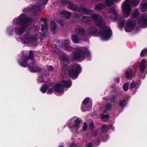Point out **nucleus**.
<instances>
[{
  "instance_id": "31",
  "label": "nucleus",
  "mask_w": 147,
  "mask_h": 147,
  "mask_svg": "<svg viewBox=\"0 0 147 147\" xmlns=\"http://www.w3.org/2000/svg\"><path fill=\"white\" fill-rule=\"evenodd\" d=\"M113 0H107L105 2V3L108 6H110L114 3Z\"/></svg>"
},
{
  "instance_id": "39",
  "label": "nucleus",
  "mask_w": 147,
  "mask_h": 147,
  "mask_svg": "<svg viewBox=\"0 0 147 147\" xmlns=\"http://www.w3.org/2000/svg\"><path fill=\"white\" fill-rule=\"evenodd\" d=\"M87 128V125L86 122L84 123L83 126V129L84 131H85Z\"/></svg>"
},
{
  "instance_id": "38",
  "label": "nucleus",
  "mask_w": 147,
  "mask_h": 147,
  "mask_svg": "<svg viewBox=\"0 0 147 147\" xmlns=\"http://www.w3.org/2000/svg\"><path fill=\"white\" fill-rule=\"evenodd\" d=\"M109 117V115H102L101 117L102 119H107Z\"/></svg>"
},
{
  "instance_id": "6",
  "label": "nucleus",
  "mask_w": 147,
  "mask_h": 147,
  "mask_svg": "<svg viewBox=\"0 0 147 147\" xmlns=\"http://www.w3.org/2000/svg\"><path fill=\"white\" fill-rule=\"evenodd\" d=\"M140 0H132L131 2L130 0H126L122 4V9L124 16L126 17H128L131 11V3L133 6H137L139 4Z\"/></svg>"
},
{
  "instance_id": "32",
  "label": "nucleus",
  "mask_w": 147,
  "mask_h": 147,
  "mask_svg": "<svg viewBox=\"0 0 147 147\" xmlns=\"http://www.w3.org/2000/svg\"><path fill=\"white\" fill-rule=\"evenodd\" d=\"M119 105L122 107H124L125 105V101L124 99L120 100L119 102Z\"/></svg>"
},
{
  "instance_id": "28",
  "label": "nucleus",
  "mask_w": 147,
  "mask_h": 147,
  "mask_svg": "<svg viewBox=\"0 0 147 147\" xmlns=\"http://www.w3.org/2000/svg\"><path fill=\"white\" fill-rule=\"evenodd\" d=\"M139 14V12L137 9H134L133 12L132 17L133 18L137 17Z\"/></svg>"
},
{
  "instance_id": "13",
  "label": "nucleus",
  "mask_w": 147,
  "mask_h": 147,
  "mask_svg": "<svg viewBox=\"0 0 147 147\" xmlns=\"http://www.w3.org/2000/svg\"><path fill=\"white\" fill-rule=\"evenodd\" d=\"M138 23L141 24L142 26H145L147 25V16L144 15L142 18H140Z\"/></svg>"
},
{
  "instance_id": "2",
  "label": "nucleus",
  "mask_w": 147,
  "mask_h": 147,
  "mask_svg": "<svg viewBox=\"0 0 147 147\" xmlns=\"http://www.w3.org/2000/svg\"><path fill=\"white\" fill-rule=\"evenodd\" d=\"M69 43L68 40H66L64 41L61 46L63 49L68 51L75 50V49L69 46ZM73 56V59L79 61H82L84 58L85 55L89 54L87 49L82 47L77 48L75 49Z\"/></svg>"
},
{
  "instance_id": "49",
  "label": "nucleus",
  "mask_w": 147,
  "mask_h": 147,
  "mask_svg": "<svg viewBox=\"0 0 147 147\" xmlns=\"http://www.w3.org/2000/svg\"><path fill=\"white\" fill-rule=\"evenodd\" d=\"M41 21H42L44 22H46L45 19L44 18H41Z\"/></svg>"
},
{
  "instance_id": "44",
  "label": "nucleus",
  "mask_w": 147,
  "mask_h": 147,
  "mask_svg": "<svg viewBox=\"0 0 147 147\" xmlns=\"http://www.w3.org/2000/svg\"><path fill=\"white\" fill-rule=\"evenodd\" d=\"M119 25L121 27H122L123 26V22L121 23L119 22Z\"/></svg>"
},
{
  "instance_id": "18",
  "label": "nucleus",
  "mask_w": 147,
  "mask_h": 147,
  "mask_svg": "<svg viewBox=\"0 0 147 147\" xmlns=\"http://www.w3.org/2000/svg\"><path fill=\"white\" fill-rule=\"evenodd\" d=\"M50 28L53 34L56 33L57 30V27L56 25L54 22L53 21H51L50 22Z\"/></svg>"
},
{
  "instance_id": "1",
  "label": "nucleus",
  "mask_w": 147,
  "mask_h": 147,
  "mask_svg": "<svg viewBox=\"0 0 147 147\" xmlns=\"http://www.w3.org/2000/svg\"><path fill=\"white\" fill-rule=\"evenodd\" d=\"M65 5L66 6L70 9L75 11L78 10L83 13V14H81L80 16L75 14L74 16L75 18H79L82 22L89 24L93 20L97 26L100 27L104 26L105 23L103 22L102 17L100 15L93 14L89 17L87 16H84V14L88 15L92 12V10L86 9L83 7L78 8L76 5L73 4L72 2L69 1L66 2Z\"/></svg>"
},
{
  "instance_id": "23",
  "label": "nucleus",
  "mask_w": 147,
  "mask_h": 147,
  "mask_svg": "<svg viewBox=\"0 0 147 147\" xmlns=\"http://www.w3.org/2000/svg\"><path fill=\"white\" fill-rule=\"evenodd\" d=\"M111 129L112 130L113 129V127L111 126L110 127V125H103L102 126L101 130L103 132H105L107 131L108 129Z\"/></svg>"
},
{
  "instance_id": "41",
  "label": "nucleus",
  "mask_w": 147,
  "mask_h": 147,
  "mask_svg": "<svg viewBox=\"0 0 147 147\" xmlns=\"http://www.w3.org/2000/svg\"><path fill=\"white\" fill-rule=\"evenodd\" d=\"M48 70L50 71H53V69L52 66H50L49 67Z\"/></svg>"
},
{
  "instance_id": "16",
  "label": "nucleus",
  "mask_w": 147,
  "mask_h": 147,
  "mask_svg": "<svg viewBox=\"0 0 147 147\" xmlns=\"http://www.w3.org/2000/svg\"><path fill=\"white\" fill-rule=\"evenodd\" d=\"M31 9L34 13H36L37 14H39L40 13V11L41 10L40 7V5H34L31 7Z\"/></svg>"
},
{
  "instance_id": "45",
  "label": "nucleus",
  "mask_w": 147,
  "mask_h": 147,
  "mask_svg": "<svg viewBox=\"0 0 147 147\" xmlns=\"http://www.w3.org/2000/svg\"><path fill=\"white\" fill-rule=\"evenodd\" d=\"M69 147H77L76 145L74 143H72Z\"/></svg>"
},
{
  "instance_id": "5",
  "label": "nucleus",
  "mask_w": 147,
  "mask_h": 147,
  "mask_svg": "<svg viewBox=\"0 0 147 147\" xmlns=\"http://www.w3.org/2000/svg\"><path fill=\"white\" fill-rule=\"evenodd\" d=\"M33 52L32 51H30L29 58L24 57L22 61H19L20 64L24 67H28L29 69L31 72H34L40 71V69L38 67L35 66V63H34L33 60Z\"/></svg>"
},
{
  "instance_id": "52",
  "label": "nucleus",
  "mask_w": 147,
  "mask_h": 147,
  "mask_svg": "<svg viewBox=\"0 0 147 147\" xmlns=\"http://www.w3.org/2000/svg\"><path fill=\"white\" fill-rule=\"evenodd\" d=\"M113 99H116V97L115 96H113L112 97Z\"/></svg>"
},
{
  "instance_id": "53",
  "label": "nucleus",
  "mask_w": 147,
  "mask_h": 147,
  "mask_svg": "<svg viewBox=\"0 0 147 147\" xmlns=\"http://www.w3.org/2000/svg\"><path fill=\"white\" fill-rule=\"evenodd\" d=\"M59 147H63L62 146H59Z\"/></svg>"
},
{
  "instance_id": "19",
  "label": "nucleus",
  "mask_w": 147,
  "mask_h": 147,
  "mask_svg": "<svg viewBox=\"0 0 147 147\" xmlns=\"http://www.w3.org/2000/svg\"><path fill=\"white\" fill-rule=\"evenodd\" d=\"M146 62V60L143 59H142L140 64L139 66V69L140 71V72L142 73L144 72V70L145 68V63Z\"/></svg>"
},
{
  "instance_id": "33",
  "label": "nucleus",
  "mask_w": 147,
  "mask_h": 147,
  "mask_svg": "<svg viewBox=\"0 0 147 147\" xmlns=\"http://www.w3.org/2000/svg\"><path fill=\"white\" fill-rule=\"evenodd\" d=\"M13 28L12 27H10L8 28L7 30V32L8 34L10 35L13 32Z\"/></svg>"
},
{
  "instance_id": "40",
  "label": "nucleus",
  "mask_w": 147,
  "mask_h": 147,
  "mask_svg": "<svg viewBox=\"0 0 147 147\" xmlns=\"http://www.w3.org/2000/svg\"><path fill=\"white\" fill-rule=\"evenodd\" d=\"M53 91V90L52 89L49 88L48 90L47 93L49 94H51L52 93Z\"/></svg>"
},
{
  "instance_id": "12",
  "label": "nucleus",
  "mask_w": 147,
  "mask_h": 147,
  "mask_svg": "<svg viewBox=\"0 0 147 147\" xmlns=\"http://www.w3.org/2000/svg\"><path fill=\"white\" fill-rule=\"evenodd\" d=\"M134 22L131 20H128L127 26L125 28V31L127 32L132 31L134 28Z\"/></svg>"
},
{
  "instance_id": "42",
  "label": "nucleus",
  "mask_w": 147,
  "mask_h": 147,
  "mask_svg": "<svg viewBox=\"0 0 147 147\" xmlns=\"http://www.w3.org/2000/svg\"><path fill=\"white\" fill-rule=\"evenodd\" d=\"M90 126L91 129H92L94 127V124L93 122H91L90 124Z\"/></svg>"
},
{
  "instance_id": "15",
  "label": "nucleus",
  "mask_w": 147,
  "mask_h": 147,
  "mask_svg": "<svg viewBox=\"0 0 147 147\" xmlns=\"http://www.w3.org/2000/svg\"><path fill=\"white\" fill-rule=\"evenodd\" d=\"M60 59L64 65H66L69 63V59L65 54H63L60 57Z\"/></svg>"
},
{
  "instance_id": "51",
  "label": "nucleus",
  "mask_w": 147,
  "mask_h": 147,
  "mask_svg": "<svg viewBox=\"0 0 147 147\" xmlns=\"http://www.w3.org/2000/svg\"><path fill=\"white\" fill-rule=\"evenodd\" d=\"M27 9H24V11H26V12H27Z\"/></svg>"
},
{
  "instance_id": "7",
  "label": "nucleus",
  "mask_w": 147,
  "mask_h": 147,
  "mask_svg": "<svg viewBox=\"0 0 147 147\" xmlns=\"http://www.w3.org/2000/svg\"><path fill=\"white\" fill-rule=\"evenodd\" d=\"M67 125L71 131L73 132L76 131L81 126L80 120L75 117L68 121Z\"/></svg>"
},
{
  "instance_id": "14",
  "label": "nucleus",
  "mask_w": 147,
  "mask_h": 147,
  "mask_svg": "<svg viewBox=\"0 0 147 147\" xmlns=\"http://www.w3.org/2000/svg\"><path fill=\"white\" fill-rule=\"evenodd\" d=\"M125 75L127 78L131 79L134 74L132 69L131 68H128L126 70Z\"/></svg>"
},
{
  "instance_id": "37",
  "label": "nucleus",
  "mask_w": 147,
  "mask_h": 147,
  "mask_svg": "<svg viewBox=\"0 0 147 147\" xmlns=\"http://www.w3.org/2000/svg\"><path fill=\"white\" fill-rule=\"evenodd\" d=\"M89 101V98H86L83 101V104L84 105H86L87 103Z\"/></svg>"
},
{
  "instance_id": "24",
  "label": "nucleus",
  "mask_w": 147,
  "mask_h": 147,
  "mask_svg": "<svg viewBox=\"0 0 147 147\" xmlns=\"http://www.w3.org/2000/svg\"><path fill=\"white\" fill-rule=\"evenodd\" d=\"M105 7V5L104 4L100 3L96 5L94 9L96 10L99 11L102 10Z\"/></svg>"
},
{
  "instance_id": "21",
  "label": "nucleus",
  "mask_w": 147,
  "mask_h": 147,
  "mask_svg": "<svg viewBox=\"0 0 147 147\" xmlns=\"http://www.w3.org/2000/svg\"><path fill=\"white\" fill-rule=\"evenodd\" d=\"M140 84V82L138 80L136 81H133L130 84V89H132L134 88L138 87Z\"/></svg>"
},
{
  "instance_id": "9",
  "label": "nucleus",
  "mask_w": 147,
  "mask_h": 147,
  "mask_svg": "<svg viewBox=\"0 0 147 147\" xmlns=\"http://www.w3.org/2000/svg\"><path fill=\"white\" fill-rule=\"evenodd\" d=\"M37 38L36 36H33L28 34L25 36L23 39L24 43H32L36 40Z\"/></svg>"
},
{
  "instance_id": "20",
  "label": "nucleus",
  "mask_w": 147,
  "mask_h": 147,
  "mask_svg": "<svg viewBox=\"0 0 147 147\" xmlns=\"http://www.w3.org/2000/svg\"><path fill=\"white\" fill-rule=\"evenodd\" d=\"M55 90L57 92H61L63 91V88L60 84H58L55 86Z\"/></svg>"
},
{
  "instance_id": "43",
  "label": "nucleus",
  "mask_w": 147,
  "mask_h": 147,
  "mask_svg": "<svg viewBox=\"0 0 147 147\" xmlns=\"http://www.w3.org/2000/svg\"><path fill=\"white\" fill-rule=\"evenodd\" d=\"M87 147H92V145L91 143H88L87 145Z\"/></svg>"
},
{
  "instance_id": "35",
  "label": "nucleus",
  "mask_w": 147,
  "mask_h": 147,
  "mask_svg": "<svg viewBox=\"0 0 147 147\" xmlns=\"http://www.w3.org/2000/svg\"><path fill=\"white\" fill-rule=\"evenodd\" d=\"M129 83L128 82H126L123 86V88L125 91L127 90L128 89V87L129 86Z\"/></svg>"
},
{
  "instance_id": "50",
  "label": "nucleus",
  "mask_w": 147,
  "mask_h": 147,
  "mask_svg": "<svg viewBox=\"0 0 147 147\" xmlns=\"http://www.w3.org/2000/svg\"><path fill=\"white\" fill-rule=\"evenodd\" d=\"M113 1L114 2H117V1H120V0H113Z\"/></svg>"
},
{
  "instance_id": "10",
  "label": "nucleus",
  "mask_w": 147,
  "mask_h": 147,
  "mask_svg": "<svg viewBox=\"0 0 147 147\" xmlns=\"http://www.w3.org/2000/svg\"><path fill=\"white\" fill-rule=\"evenodd\" d=\"M116 7L110 8L108 11L109 14H111L110 17L113 20H115L118 18V16L116 12Z\"/></svg>"
},
{
  "instance_id": "11",
  "label": "nucleus",
  "mask_w": 147,
  "mask_h": 147,
  "mask_svg": "<svg viewBox=\"0 0 147 147\" xmlns=\"http://www.w3.org/2000/svg\"><path fill=\"white\" fill-rule=\"evenodd\" d=\"M75 32L78 34L83 36H87L84 30L79 26H77L74 29Z\"/></svg>"
},
{
  "instance_id": "34",
  "label": "nucleus",
  "mask_w": 147,
  "mask_h": 147,
  "mask_svg": "<svg viewBox=\"0 0 147 147\" xmlns=\"http://www.w3.org/2000/svg\"><path fill=\"white\" fill-rule=\"evenodd\" d=\"M47 29V25L45 22H44L43 24L42 25L41 31H43L45 29Z\"/></svg>"
},
{
  "instance_id": "46",
  "label": "nucleus",
  "mask_w": 147,
  "mask_h": 147,
  "mask_svg": "<svg viewBox=\"0 0 147 147\" xmlns=\"http://www.w3.org/2000/svg\"><path fill=\"white\" fill-rule=\"evenodd\" d=\"M59 22L61 25H63V22L62 20L59 21Z\"/></svg>"
},
{
  "instance_id": "27",
  "label": "nucleus",
  "mask_w": 147,
  "mask_h": 147,
  "mask_svg": "<svg viewBox=\"0 0 147 147\" xmlns=\"http://www.w3.org/2000/svg\"><path fill=\"white\" fill-rule=\"evenodd\" d=\"M111 106L110 105H108L102 107L103 111L104 112H106L109 110L111 109Z\"/></svg>"
},
{
  "instance_id": "22",
  "label": "nucleus",
  "mask_w": 147,
  "mask_h": 147,
  "mask_svg": "<svg viewBox=\"0 0 147 147\" xmlns=\"http://www.w3.org/2000/svg\"><path fill=\"white\" fill-rule=\"evenodd\" d=\"M61 84L63 86L67 88L70 87L71 85V83L69 81L63 80L61 82Z\"/></svg>"
},
{
  "instance_id": "17",
  "label": "nucleus",
  "mask_w": 147,
  "mask_h": 147,
  "mask_svg": "<svg viewBox=\"0 0 147 147\" xmlns=\"http://www.w3.org/2000/svg\"><path fill=\"white\" fill-rule=\"evenodd\" d=\"M71 38L73 42L74 43H79L81 42V39L76 34H72Z\"/></svg>"
},
{
  "instance_id": "8",
  "label": "nucleus",
  "mask_w": 147,
  "mask_h": 147,
  "mask_svg": "<svg viewBox=\"0 0 147 147\" xmlns=\"http://www.w3.org/2000/svg\"><path fill=\"white\" fill-rule=\"evenodd\" d=\"M72 68V69L69 71V75L72 78H76L81 68L79 65L77 64L73 65Z\"/></svg>"
},
{
  "instance_id": "29",
  "label": "nucleus",
  "mask_w": 147,
  "mask_h": 147,
  "mask_svg": "<svg viewBox=\"0 0 147 147\" xmlns=\"http://www.w3.org/2000/svg\"><path fill=\"white\" fill-rule=\"evenodd\" d=\"M46 76L45 74H44L42 75V76H40L39 77L38 79V82H44V80L45 78L46 77Z\"/></svg>"
},
{
  "instance_id": "47",
  "label": "nucleus",
  "mask_w": 147,
  "mask_h": 147,
  "mask_svg": "<svg viewBox=\"0 0 147 147\" xmlns=\"http://www.w3.org/2000/svg\"><path fill=\"white\" fill-rule=\"evenodd\" d=\"M41 36H42V37H44L45 36V33H40Z\"/></svg>"
},
{
  "instance_id": "25",
  "label": "nucleus",
  "mask_w": 147,
  "mask_h": 147,
  "mask_svg": "<svg viewBox=\"0 0 147 147\" xmlns=\"http://www.w3.org/2000/svg\"><path fill=\"white\" fill-rule=\"evenodd\" d=\"M141 11L142 12H144L147 10V4L146 3H142L140 7Z\"/></svg>"
},
{
  "instance_id": "36",
  "label": "nucleus",
  "mask_w": 147,
  "mask_h": 147,
  "mask_svg": "<svg viewBox=\"0 0 147 147\" xmlns=\"http://www.w3.org/2000/svg\"><path fill=\"white\" fill-rule=\"evenodd\" d=\"M147 53V50L144 49L142 51L140 55L141 56H144Z\"/></svg>"
},
{
  "instance_id": "4",
  "label": "nucleus",
  "mask_w": 147,
  "mask_h": 147,
  "mask_svg": "<svg viewBox=\"0 0 147 147\" xmlns=\"http://www.w3.org/2000/svg\"><path fill=\"white\" fill-rule=\"evenodd\" d=\"M111 31L110 28L105 26L104 28L99 31L95 27H91L88 30L87 36L90 37L92 35H99L101 39L106 40H108L110 38L111 34Z\"/></svg>"
},
{
  "instance_id": "26",
  "label": "nucleus",
  "mask_w": 147,
  "mask_h": 147,
  "mask_svg": "<svg viewBox=\"0 0 147 147\" xmlns=\"http://www.w3.org/2000/svg\"><path fill=\"white\" fill-rule=\"evenodd\" d=\"M61 14L66 18H68L71 16V13L70 12L66 11H62Z\"/></svg>"
},
{
  "instance_id": "48",
  "label": "nucleus",
  "mask_w": 147,
  "mask_h": 147,
  "mask_svg": "<svg viewBox=\"0 0 147 147\" xmlns=\"http://www.w3.org/2000/svg\"><path fill=\"white\" fill-rule=\"evenodd\" d=\"M115 81L117 82V83H118L119 82V78H117L115 80Z\"/></svg>"
},
{
  "instance_id": "30",
  "label": "nucleus",
  "mask_w": 147,
  "mask_h": 147,
  "mask_svg": "<svg viewBox=\"0 0 147 147\" xmlns=\"http://www.w3.org/2000/svg\"><path fill=\"white\" fill-rule=\"evenodd\" d=\"M48 88L47 86L45 84L43 86H42L40 88V91L43 93L45 92Z\"/></svg>"
},
{
  "instance_id": "3",
  "label": "nucleus",
  "mask_w": 147,
  "mask_h": 147,
  "mask_svg": "<svg viewBox=\"0 0 147 147\" xmlns=\"http://www.w3.org/2000/svg\"><path fill=\"white\" fill-rule=\"evenodd\" d=\"M31 21V19L26 17L24 14L21 15L17 18L13 20V24H18L20 26L16 27L15 29L16 33L21 35L28 28Z\"/></svg>"
}]
</instances>
